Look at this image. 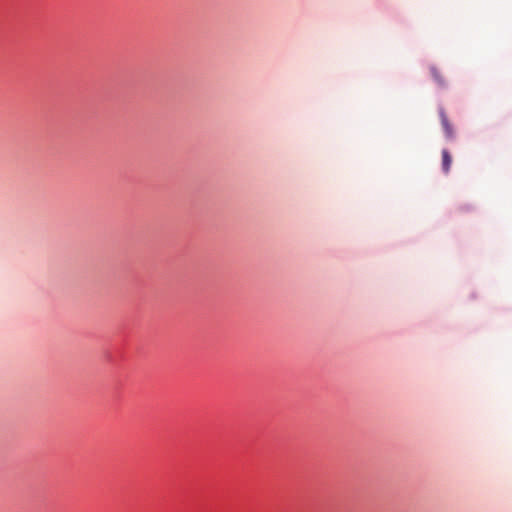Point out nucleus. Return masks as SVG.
<instances>
[{
    "label": "nucleus",
    "mask_w": 512,
    "mask_h": 512,
    "mask_svg": "<svg viewBox=\"0 0 512 512\" xmlns=\"http://www.w3.org/2000/svg\"><path fill=\"white\" fill-rule=\"evenodd\" d=\"M439 116L446 138L450 140L453 139L455 136V132L453 126L449 122L448 117L443 109L439 110Z\"/></svg>",
    "instance_id": "obj_1"
},
{
    "label": "nucleus",
    "mask_w": 512,
    "mask_h": 512,
    "mask_svg": "<svg viewBox=\"0 0 512 512\" xmlns=\"http://www.w3.org/2000/svg\"><path fill=\"white\" fill-rule=\"evenodd\" d=\"M452 164V156L447 149L442 150V170L444 173H448L450 171V167Z\"/></svg>",
    "instance_id": "obj_2"
},
{
    "label": "nucleus",
    "mask_w": 512,
    "mask_h": 512,
    "mask_svg": "<svg viewBox=\"0 0 512 512\" xmlns=\"http://www.w3.org/2000/svg\"><path fill=\"white\" fill-rule=\"evenodd\" d=\"M431 74L433 76V78L435 79V81H437V83L441 86H443L445 84L444 80H443V77L441 76V73L440 71L435 68V67H431Z\"/></svg>",
    "instance_id": "obj_3"
}]
</instances>
